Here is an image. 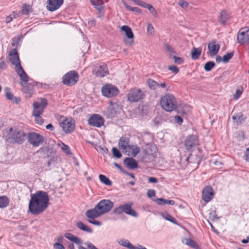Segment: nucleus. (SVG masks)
I'll use <instances>...</instances> for the list:
<instances>
[{"mask_svg": "<svg viewBox=\"0 0 249 249\" xmlns=\"http://www.w3.org/2000/svg\"><path fill=\"white\" fill-rule=\"evenodd\" d=\"M173 59H174L175 63L177 64H181L184 62V59L182 58L177 57L176 55H173Z\"/></svg>", "mask_w": 249, "mask_h": 249, "instance_id": "obj_49", "label": "nucleus"}, {"mask_svg": "<svg viewBox=\"0 0 249 249\" xmlns=\"http://www.w3.org/2000/svg\"><path fill=\"white\" fill-rule=\"evenodd\" d=\"M87 247L89 249H98L95 246L91 243H89Z\"/></svg>", "mask_w": 249, "mask_h": 249, "instance_id": "obj_62", "label": "nucleus"}, {"mask_svg": "<svg viewBox=\"0 0 249 249\" xmlns=\"http://www.w3.org/2000/svg\"><path fill=\"white\" fill-rule=\"evenodd\" d=\"M147 84L151 89L155 90L159 88V83L153 79H148L147 81Z\"/></svg>", "mask_w": 249, "mask_h": 249, "instance_id": "obj_34", "label": "nucleus"}, {"mask_svg": "<svg viewBox=\"0 0 249 249\" xmlns=\"http://www.w3.org/2000/svg\"><path fill=\"white\" fill-rule=\"evenodd\" d=\"M122 2L125 8L130 11L135 12L136 13H140L142 12L141 10L138 7H131L129 6L124 0L122 1Z\"/></svg>", "mask_w": 249, "mask_h": 249, "instance_id": "obj_38", "label": "nucleus"}, {"mask_svg": "<svg viewBox=\"0 0 249 249\" xmlns=\"http://www.w3.org/2000/svg\"><path fill=\"white\" fill-rule=\"evenodd\" d=\"M99 179L106 185L110 186L112 184V182L105 175H100Z\"/></svg>", "mask_w": 249, "mask_h": 249, "instance_id": "obj_37", "label": "nucleus"}, {"mask_svg": "<svg viewBox=\"0 0 249 249\" xmlns=\"http://www.w3.org/2000/svg\"><path fill=\"white\" fill-rule=\"evenodd\" d=\"M12 16H13L14 18H16V15L15 14L14 12H13V14H12L11 15H10L9 16H8L6 18L5 22L7 23H10L12 20L13 17Z\"/></svg>", "mask_w": 249, "mask_h": 249, "instance_id": "obj_55", "label": "nucleus"}, {"mask_svg": "<svg viewBox=\"0 0 249 249\" xmlns=\"http://www.w3.org/2000/svg\"><path fill=\"white\" fill-rule=\"evenodd\" d=\"M175 119L176 122L179 124H180L183 122L182 118L179 116H175Z\"/></svg>", "mask_w": 249, "mask_h": 249, "instance_id": "obj_58", "label": "nucleus"}, {"mask_svg": "<svg viewBox=\"0 0 249 249\" xmlns=\"http://www.w3.org/2000/svg\"><path fill=\"white\" fill-rule=\"evenodd\" d=\"M202 52V48L199 47L196 48L193 47L191 51V58L193 60H196L199 58Z\"/></svg>", "mask_w": 249, "mask_h": 249, "instance_id": "obj_28", "label": "nucleus"}, {"mask_svg": "<svg viewBox=\"0 0 249 249\" xmlns=\"http://www.w3.org/2000/svg\"><path fill=\"white\" fill-rule=\"evenodd\" d=\"M26 134L23 131L18 129L13 130L10 128L8 136L6 137V140L10 143H22L25 140Z\"/></svg>", "mask_w": 249, "mask_h": 249, "instance_id": "obj_5", "label": "nucleus"}, {"mask_svg": "<svg viewBox=\"0 0 249 249\" xmlns=\"http://www.w3.org/2000/svg\"><path fill=\"white\" fill-rule=\"evenodd\" d=\"M9 199L6 196H0V208H4L7 207L9 204Z\"/></svg>", "mask_w": 249, "mask_h": 249, "instance_id": "obj_35", "label": "nucleus"}, {"mask_svg": "<svg viewBox=\"0 0 249 249\" xmlns=\"http://www.w3.org/2000/svg\"><path fill=\"white\" fill-rule=\"evenodd\" d=\"M242 93V91L240 89H237L236 90L235 93L234 95V99L237 100Z\"/></svg>", "mask_w": 249, "mask_h": 249, "instance_id": "obj_52", "label": "nucleus"}, {"mask_svg": "<svg viewBox=\"0 0 249 249\" xmlns=\"http://www.w3.org/2000/svg\"><path fill=\"white\" fill-rule=\"evenodd\" d=\"M165 48L166 50L169 53L170 56L173 58V55H176V53L174 49L167 44L165 45Z\"/></svg>", "mask_w": 249, "mask_h": 249, "instance_id": "obj_41", "label": "nucleus"}, {"mask_svg": "<svg viewBox=\"0 0 249 249\" xmlns=\"http://www.w3.org/2000/svg\"><path fill=\"white\" fill-rule=\"evenodd\" d=\"M166 219L168 220V221H171L172 222H174V218H173L169 214H167V215L166 216Z\"/></svg>", "mask_w": 249, "mask_h": 249, "instance_id": "obj_61", "label": "nucleus"}, {"mask_svg": "<svg viewBox=\"0 0 249 249\" xmlns=\"http://www.w3.org/2000/svg\"><path fill=\"white\" fill-rule=\"evenodd\" d=\"M76 226L81 230L88 233H91L92 230L89 227L83 224L81 221H78L76 223Z\"/></svg>", "mask_w": 249, "mask_h": 249, "instance_id": "obj_30", "label": "nucleus"}, {"mask_svg": "<svg viewBox=\"0 0 249 249\" xmlns=\"http://www.w3.org/2000/svg\"><path fill=\"white\" fill-rule=\"evenodd\" d=\"M64 0H48L47 8L50 11L58 9L63 4Z\"/></svg>", "mask_w": 249, "mask_h": 249, "instance_id": "obj_18", "label": "nucleus"}, {"mask_svg": "<svg viewBox=\"0 0 249 249\" xmlns=\"http://www.w3.org/2000/svg\"><path fill=\"white\" fill-rule=\"evenodd\" d=\"M121 30L125 33L127 39L124 40L125 45L128 46H132L134 43V34L132 29L127 25H124L121 27Z\"/></svg>", "mask_w": 249, "mask_h": 249, "instance_id": "obj_13", "label": "nucleus"}, {"mask_svg": "<svg viewBox=\"0 0 249 249\" xmlns=\"http://www.w3.org/2000/svg\"><path fill=\"white\" fill-rule=\"evenodd\" d=\"M92 73L97 77H103L108 74L107 67L105 64L96 66L93 69Z\"/></svg>", "mask_w": 249, "mask_h": 249, "instance_id": "obj_16", "label": "nucleus"}, {"mask_svg": "<svg viewBox=\"0 0 249 249\" xmlns=\"http://www.w3.org/2000/svg\"><path fill=\"white\" fill-rule=\"evenodd\" d=\"M46 129H49L51 131L54 130V127L53 126V125L51 124H47L46 126Z\"/></svg>", "mask_w": 249, "mask_h": 249, "instance_id": "obj_60", "label": "nucleus"}, {"mask_svg": "<svg viewBox=\"0 0 249 249\" xmlns=\"http://www.w3.org/2000/svg\"><path fill=\"white\" fill-rule=\"evenodd\" d=\"M57 145L68 155H70L71 154L69 147L67 145L64 143L63 142H59L57 143Z\"/></svg>", "mask_w": 249, "mask_h": 249, "instance_id": "obj_36", "label": "nucleus"}, {"mask_svg": "<svg viewBox=\"0 0 249 249\" xmlns=\"http://www.w3.org/2000/svg\"><path fill=\"white\" fill-rule=\"evenodd\" d=\"M216 62L217 63H220L221 61H222V58L221 56L219 55H217L215 59Z\"/></svg>", "mask_w": 249, "mask_h": 249, "instance_id": "obj_64", "label": "nucleus"}, {"mask_svg": "<svg viewBox=\"0 0 249 249\" xmlns=\"http://www.w3.org/2000/svg\"><path fill=\"white\" fill-rule=\"evenodd\" d=\"M102 92L104 96L110 98L117 95L119 90L115 86L107 84L102 88Z\"/></svg>", "mask_w": 249, "mask_h": 249, "instance_id": "obj_14", "label": "nucleus"}, {"mask_svg": "<svg viewBox=\"0 0 249 249\" xmlns=\"http://www.w3.org/2000/svg\"><path fill=\"white\" fill-rule=\"evenodd\" d=\"M160 105L163 109L167 112H171L177 108V103L175 97L171 94H165L160 99Z\"/></svg>", "mask_w": 249, "mask_h": 249, "instance_id": "obj_4", "label": "nucleus"}, {"mask_svg": "<svg viewBox=\"0 0 249 249\" xmlns=\"http://www.w3.org/2000/svg\"><path fill=\"white\" fill-rule=\"evenodd\" d=\"M27 139L30 143L34 147L39 146L44 141L43 136L36 133H29L27 136Z\"/></svg>", "mask_w": 249, "mask_h": 249, "instance_id": "obj_12", "label": "nucleus"}, {"mask_svg": "<svg viewBox=\"0 0 249 249\" xmlns=\"http://www.w3.org/2000/svg\"><path fill=\"white\" fill-rule=\"evenodd\" d=\"M79 78V75L77 72L74 71L67 72L63 77V83L68 86H71L76 84Z\"/></svg>", "mask_w": 249, "mask_h": 249, "instance_id": "obj_8", "label": "nucleus"}, {"mask_svg": "<svg viewBox=\"0 0 249 249\" xmlns=\"http://www.w3.org/2000/svg\"><path fill=\"white\" fill-rule=\"evenodd\" d=\"M140 151V149L139 147L136 145L130 144L127 149V155H129L130 154L133 157H135Z\"/></svg>", "mask_w": 249, "mask_h": 249, "instance_id": "obj_25", "label": "nucleus"}, {"mask_svg": "<svg viewBox=\"0 0 249 249\" xmlns=\"http://www.w3.org/2000/svg\"><path fill=\"white\" fill-rule=\"evenodd\" d=\"M215 65V63L213 62L209 61L205 64L204 69L206 71H209L214 67Z\"/></svg>", "mask_w": 249, "mask_h": 249, "instance_id": "obj_42", "label": "nucleus"}, {"mask_svg": "<svg viewBox=\"0 0 249 249\" xmlns=\"http://www.w3.org/2000/svg\"><path fill=\"white\" fill-rule=\"evenodd\" d=\"M237 42L241 45L249 43V29L247 28L241 29L237 36Z\"/></svg>", "mask_w": 249, "mask_h": 249, "instance_id": "obj_10", "label": "nucleus"}, {"mask_svg": "<svg viewBox=\"0 0 249 249\" xmlns=\"http://www.w3.org/2000/svg\"><path fill=\"white\" fill-rule=\"evenodd\" d=\"M183 243H185L192 248H196V243L191 238H185L182 240Z\"/></svg>", "mask_w": 249, "mask_h": 249, "instance_id": "obj_40", "label": "nucleus"}, {"mask_svg": "<svg viewBox=\"0 0 249 249\" xmlns=\"http://www.w3.org/2000/svg\"><path fill=\"white\" fill-rule=\"evenodd\" d=\"M88 122L89 125L99 128L104 125L105 120L100 115L94 114L89 118Z\"/></svg>", "mask_w": 249, "mask_h": 249, "instance_id": "obj_11", "label": "nucleus"}, {"mask_svg": "<svg viewBox=\"0 0 249 249\" xmlns=\"http://www.w3.org/2000/svg\"><path fill=\"white\" fill-rule=\"evenodd\" d=\"M133 1L136 5L145 8L147 3L144 2L141 0H131Z\"/></svg>", "mask_w": 249, "mask_h": 249, "instance_id": "obj_48", "label": "nucleus"}, {"mask_svg": "<svg viewBox=\"0 0 249 249\" xmlns=\"http://www.w3.org/2000/svg\"><path fill=\"white\" fill-rule=\"evenodd\" d=\"M35 116V121L38 124L41 125L43 123V119L39 114H33Z\"/></svg>", "mask_w": 249, "mask_h": 249, "instance_id": "obj_46", "label": "nucleus"}, {"mask_svg": "<svg viewBox=\"0 0 249 249\" xmlns=\"http://www.w3.org/2000/svg\"><path fill=\"white\" fill-rule=\"evenodd\" d=\"M229 15L226 10H222L220 13L218 17L219 22L223 25H224L226 21L229 18Z\"/></svg>", "mask_w": 249, "mask_h": 249, "instance_id": "obj_26", "label": "nucleus"}, {"mask_svg": "<svg viewBox=\"0 0 249 249\" xmlns=\"http://www.w3.org/2000/svg\"><path fill=\"white\" fill-rule=\"evenodd\" d=\"M113 206V202L109 199L101 200L94 208L86 212V216L89 218V222L96 226L101 225V222L94 219L109 212Z\"/></svg>", "mask_w": 249, "mask_h": 249, "instance_id": "obj_2", "label": "nucleus"}, {"mask_svg": "<svg viewBox=\"0 0 249 249\" xmlns=\"http://www.w3.org/2000/svg\"><path fill=\"white\" fill-rule=\"evenodd\" d=\"M148 182L150 183H156L158 182V179L154 177H150L148 178Z\"/></svg>", "mask_w": 249, "mask_h": 249, "instance_id": "obj_59", "label": "nucleus"}, {"mask_svg": "<svg viewBox=\"0 0 249 249\" xmlns=\"http://www.w3.org/2000/svg\"><path fill=\"white\" fill-rule=\"evenodd\" d=\"M5 96L8 100L14 103H18L20 101L19 98L15 97L11 92L8 91H6Z\"/></svg>", "mask_w": 249, "mask_h": 249, "instance_id": "obj_31", "label": "nucleus"}, {"mask_svg": "<svg viewBox=\"0 0 249 249\" xmlns=\"http://www.w3.org/2000/svg\"><path fill=\"white\" fill-rule=\"evenodd\" d=\"M233 55H234L233 52H231V53H227V54H226L225 55H224L223 56L222 61L225 63L228 62L233 57Z\"/></svg>", "mask_w": 249, "mask_h": 249, "instance_id": "obj_43", "label": "nucleus"}, {"mask_svg": "<svg viewBox=\"0 0 249 249\" xmlns=\"http://www.w3.org/2000/svg\"><path fill=\"white\" fill-rule=\"evenodd\" d=\"M232 119L234 121V123L237 125H239L244 122V118L241 113L233 115Z\"/></svg>", "mask_w": 249, "mask_h": 249, "instance_id": "obj_33", "label": "nucleus"}, {"mask_svg": "<svg viewBox=\"0 0 249 249\" xmlns=\"http://www.w3.org/2000/svg\"><path fill=\"white\" fill-rule=\"evenodd\" d=\"M47 105V101L45 98H42L40 102H35L33 105L34 108L33 114L41 115Z\"/></svg>", "mask_w": 249, "mask_h": 249, "instance_id": "obj_15", "label": "nucleus"}, {"mask_svg": "<svg viewBox=\"0 0 249 249\" xmlns=\"http://www.w3.org/2000/svg\"><path fill=\"white\" fill-rule=\"evenodd\" d=\"M49 197L46 192L36 191L31 195L28 209L29 212L34 215H38L43 213L48 207Z\"/></svg>", "mask_w": 249, "mask_h": 249, "instance_id": "obj_1", "label": "nucleus"}, {"mask_svg": "<svg viewBox=\"0 0 249 249\" xmlns=\"http://www.w3.org/2000/svg\"><path fill=\"white\" fill-rule=\"evenodd\" d=\"M245 160L249 162V148H247L245 152Z\"/></svg>", "mask_w": 249, "mask_h": 249, "instance_id": "obj_57", "label": "nucleus"}, {"mask_svg": "<svg viewBox=\"0 0 249 249\" xmlns=\"http://www.w3.org/2000/svg\"><path fill=\"white\" fill-rule=\"evenodd\" d=\"M125 166L129 169H133L138 167V163L136 160L132 158H126L124 161Z\"/></svg>", "mask_w": 249, "mask_h": 249, "instance_id": "obj_24", "label": "nucleus"}, {"mask_svg": "<svg viewBox=\"0 0 249 249\" xmlns=\"http://www.w3.org/2000/svg\"><path fill=\"white\" fill-rule=\"evenodd\" d=\"M119 106L117 104H111L108 108V113L112 116H114L117 111Z\"/></svg>", "mask_w": 249, "mask_h": 249, "instance_id": "obj_32", "label": "nucleus"}, {"mask_svg": "<svg viewBox=\"0 0 249 249\" xmlns=\"http://www.w3.org/2000/svg\"><path fill=\"white\" fill-rule=\"evenodd\" d=\"M214 196V192L213 188L211 186L205 187L202 194V199L206 202L211 201Z\"/></svg>", "mask_w": 249, "mask_h": 249, "instance_id": "obj_17", "label": "nucleus"}, {"mask_svg": "<svg viewBox=\"0 0 249 249\" xmlns=\"http://www.w3.org/2000/svg\"><path fill=\"white\" fill-rule=\"evenodd\" d=\"M144 94L141 89H132L127 95V99L130 102H137L143 98Z\"/></svg>", "mask_w": 249, "mask_h": 249, "instance_id": "obj_9", "label": "nucleus"}, {"mask_svg": "<svg viewBox=\"0 0 249 249\" xmlns=\"http://www.w3.org/2000/svg\"><path fill=\"white\" fill-rule=\"evenodd\" d=\"M146 195L148 197L152 198L155 196L156 192L153 189H149L147 191Z\"/></svg>", "mask_w": 249, "mask_h": 249, "instance_id": "obj_50", "label": "nucleus"}, {"mask_svg": "<svg viewBox=\"0 0 249 249\" xmlns=\"http://www.w3.org/2000/svg\"><path fill=\"white\" fill-rule=\"evenodd\" d=\"M118 243L123 247L127 248L129 249H146L141 245H138L137 247H134L128 240L122 239H120Z\"/></svg>", "mask_w": 249, "mask_h": 249, "instance_id": "obj_22", "label": "nucleus"}, {"mask_svg": "<svg viewBox=\"0 0 249 249\" xmlns=\"http://www.w3.org/2000/svg\"><path fill=\"white\" fill-rule=\"evenodd\" d=\"M132 202L125 203L116 208L113 210V213L116 214H121L124 213L133 217H137L138 216L137 213L132 208Z\"/></svg>", "mask_w": 249, "mask_h": 249, "instance_id": "obj_6", "label": "nucleus"}, {"mask_svg": "<svg viewBox=\"0 0 249 249\" xmlns=\"http://www.w3.org/2000/svg\"><path fill=\"white\" fill-rule=\"evenodd\" d=\"M59 122L60 126L65 133H71L74 130L75 123L71 118H66L65 117L60 116Z\"/></svg>", "mask_w": 249, "mask_h": 249, "instance_id": "obj_7", "label": "nucleus"}, {"mask_svg": "<svg viewBox=\"0 0 249 249\" xmlns=\"http://www.w3.org/2000/svg\"><path fill=\"white\" fill-rule=\"evenodd\" d=\"M92 4L94 6L95 8L102 14L103 16L104 12L103 11L104 8V2L102 0H90Z\"/></svg>", "mask_w": 249, "mask_h": 249, "instance_id": "obj_23", "label": "nucleus"}, {"mask_svg": "<svg viewBox=\"0 0 249 249\" xmlns=\"http://www.w3.org/2000/svg\"><path fill=\"white\" fill-rule=\"evenodd\" d=\"M9 59L11 63L15 66V71L22 81L27 82L29 77L25 72L20 64V61L16 49L12 50L9 54Z\"/></svg>", "mask_w": 249, "mask_h": 249, "instance_id": "obj_3", "label": "nucleus"}, {"mask_svg": "<svg viewBox=\"0 0 249 249\" xmlns=\"http://www.w3.org/2000/svg\"><path fill=\"white\" fill-rule=\"evenodd\" d=\"M112 154L116 158L119 159L122 157V154L116 147H113L112 149Z\"/></svg>", "mask_w": 249, "mask_h": 249, "instance_id": "obj_45", "label": "nucleus"}, {"mask_svg": "<svg viewBox=\"0 0 249 249\" xmlns=\"http://www.w3.org/2000/svg\"><path fill=\"white\" fill-rule=\"evenodd\" d=\"M208 49L211 56H214L217 54L219 49L220 46L216 43V41H213L208 43Z\"/></svg>", "mask_w": 249, "mask_h": 249, "instance_id": "obj_20", "label": "nucleus"}, {"mask_svg": "<svg viewBox=\"0 0 249 249\" xmlns=\"http://www.w3.org/2000/svg\"><path fill=\"white\" fill-rule=\"evenodd\" d=\"M99 149L103 153H107L108 150L107 148L102 147L101 146L99 147Z\"/></svg>", "mask_w": 249, "mask_h": 249, "instance_id": "obj_63", "label": "nucleus"}, {"mask_svg": "<svg viewBox=\"0 0 249 249\" xmlns=\"http://www.w3.org/2000/svg\"><path fill=\"white\" fill-rule=\"evenodd\" d=\"M198 144L197 137L195 135L189 136L185 142V145L187 150H190L193 147Z\"/></svg>", "mask_w": 249, "mask_h": 249, "instance_id": "obj_19", "label": "nucleus"}, {"mask_svg": "<svg viewBox=\"0 0 249 249\" xmlns=\"http://www.w3.org/2000/svg\"><path fill=\"white\" fill-rule=\"evenodd\" d=\"M147 32L149 35H153L154 33V28L152 24L149 22L147 25Z\"/></svg>", "mask_w": 249, "mask_h": 249, "instance_id": "obj_47", "label": "nucleus"}, {"mask_svg": "<svg viewBox=\"0 0 249 249\" xmlns=\"http://www.w3.org/2000/svg\"><path fill=\"white\" fill-rule=\"evenodd\" d=\"M149 11L150 13L155 17H158V12L155 8L151 4L147 3L145 7Z\"/></svg>", "mask_w": 249, "mask_h": 249, "instance_id": "obj_39", "label": "nucleus"}, {"mask_svg": "<svg viewBox=\"0 0 249 249\" xmlns=\"http://www.w3.org/2000/svg\"><path fill=\"white\" fill-rule=\"evenodd\" d=\"M168 69L175 74L178 73L179 71L178 69L176 66H169Z\"/></svg>", "mask_w": 249, "mask_h": 249, "instance_id": "obj_51", "label": "nucleus"}, {"mask_svg": "<svg viewBox=\"0 0 249 249\" xmlns=\"http://www.w3.org/2000/svg\"><path fill=\"white\" fill-rule=\"evenodd\" d=\"M154 201L157 204L160 205L166 204L171 205H174L175 204V201L173 200H166L162 198H157Z\"/></svg>", "mask_w": 249, "mask_h": 249, "instance_id": "obj_29", "label": "nucleus"}, {"mask_svg": "<svg viewBox=\"0 0 249 249\" xmlns=\"http://www.w3.org/2000/svg\"><path fill=\"white\" fill-rule=\"evenodd\" d=\"M129 140L128 138L122 137L120 138L118 142V146L123 152L127 153V149L129 145Z\"/></svg>", "mask_w": 249, "mask_h": 249, "instance_id": "obj_21", "label": "nucleus"}, {"mask_svg": "<svg viewBox=\"0 0 249 249\" xmlns=\"http://www.w3.org/2000/svg\"><path fill=\"white\" fill-rule=\"evenodd\" d=\"M159 87L165 89L166 91H168L169 89V86H168V85L165 82L161 83L160 84L159 83Z\"/></svg>", "mask_w": 249, "mask_h": 249, "instance_id": "obj_53", "label": "nucleus"}, {"mask_svg": "<svg viewBox=\"0 0 249 249\" xmlns=\"http://www.w3.org/2000/svg\"><path fill=\"white\" fill-rule=\"evenodd\" d=\"M32 11L31 7L27 5H23L22 6V8L21 11V13L22 14H24L27 15L29 14L30 12Z\"/></svg>", "mask_w": 249, "mask_h": 249, "instance_id": "obj_44", "label": "nucleus"}, {"mask_svg": "<svg viewBox=\"0 0 249 249\" xmlns=\"http://www.w3.org/2000/svg\"><path fill=\"white\" fill-rule=\"evenodd\" d=\"M178 5L182 8H185L188 6V3L183 0H180L178 2Z\"/></svg>", "mask_w": 249, "mask_h": 249, "instance_id": "obj_56", "label": "nucleus"}, {"mask_svg": "<svg viewBox=\"0 0 249 249\" xmlns=\"http://www.w3.org/2000/svg\"><path fill=\"white\" fill-rule=\"evenodd\" d=\"M53 248L54 249H65L64 246L59 243H55L53 245Z\"/></svg>", "mask_w": 249, "mask_h": 249, "instance_id": "obj_54", "label": "nucleus"}, {"mask_svg": "<svg viewBox=\"0 0 249 249\" xmlns=\"http://www.w3.org/2000/svg\"><path fill=\"white\" fill-rule=\"evenodd\" d=\"M64 236L65 238H67L69 240L73 242V243H74L77 245L81 244L82 243L81 240L79 238L74 236L73 234H72L71 233H69V232L66 233L64 234Z\"/></svg>", "mask_w": 249, "mask_h": 249, "instance_id": "obj_27", "label": "nucleus"}]
</instances>
